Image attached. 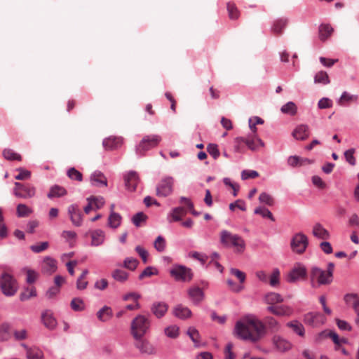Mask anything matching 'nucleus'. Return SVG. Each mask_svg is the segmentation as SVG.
<instances>
[{
  "instance_id": "nucleus-22",
  "label": "nucleus",
  "mask_w": 359,
  "mask_h": 359,
  "mask_svg": "<svg viewBox=\"0 0 359 359\" xmlns=\"http://www.w3.org/2000/svg\"><path fill=\"white\" fill-rule=\"evenodd\" d=\"M358 101V95H353L347 91H344L340 97L337 99V102L339 106H346L350 103H356Z\"/></svg>"
},
{
  "instance_id": "nucleus-58",
  "label": "nucleus",
  "mask_w": 359,
  "mask_h": 359,
  "mask_svg": "<svg viewBox=\"0 0 359 359\" xmlns=\"http://www.w3.org/2000/svg\"><path fill=\"white\" fill-rule=\"evenodd\" d=\"M230 273L237 278L241 285L243 284L246 278V275L244 272L236 268H231Z\"/></svg>"
},
{
  "instance_id": "nucleus-54",
  "label": "nucleus",
  "mask_w": 359,
  "mask_h": 359,
  "mask_svg": "<svg viewBox=\"0 0 359 359\" xmlns=\"http://www.w3.org/2000/svg\"><path fill=\"white\" fill-rule=\"evenodd\" d=\"M49 246V243L47 241L41 242L32 245L30 246V249L34 253H39L46 250Z\"/></svg>"
},
{
  "instance_id": "nucleus-27",
  "label": "nucleus",
  "mask_w": 359,
  "mask_h": 359,
  "mask_svg": "<svg viewBox=\"0 0 359 359\" xmlns=\"http://www.w3.org/2000/svg\"><path fill=\"white\" fill-rule=\"evenodd\" d=\"M36 194V189L30 184H25L21 191H15V196L22 198H31Z\"/></svg>"
},
{
  "instance_id": "nucleus-28",
  "label": "nucleus",
  "mask_w": 359,
  "mask_h": 359,
  "mask_svg": "<svg viewBox=\"0 0 359 359\" xmlns=\"http://www.w3.org/2000/svg\"><path fill=\"white\" fill-rule=\"evenodd\" d=\"M188 294L190 299L194 304H198L203 300L204 297L203 292L198 287H191L188 290Z\"/></svg>"
},
{
  "instance_id": "nucleus-63",
  "label": "nucleus",
  "mask_w": 359,
  "mask_h": 359,
  "mask_svg": "<svg viewBox=\"0 0 359 359\" xmlns=\"http://www.w3.org/2000/svg\"><path fill=\"white\" fill-rule=\"evenodd\" d=\"M355 149H350L344 152V156L346 161L351 164V165H355L356 163V160L354 156Z\"/></svg>"
},
{
  "instance_id": "nucleus-41",
  "label": "nucleus",
  "mask_w": 359,
  "mask_h": 359,
  "mask_svg": "<svg viewBox=\"0 0 359 359\" xmlns=\"http://www.w3.org/2000/svg\"><path fill=\"white\" fill-rule=\"evenodd\" d=\"M314 83L327 85L330 83L328 74L326 72L320 71L314 76Z\"/></svg>"
},
{
  "instance_id": "nucleus-13",
  "label": "nucleus",
  "mask_w": 359,
  "mask_h": 359,
  "mask_svg": "<svg viewBox=\"0 0 359 359\" xmlns=\"http://www.w3.org/2000/svg\"><path fill=\"white\" fill-rule=\"evenodd\" d=\"M272 343L276 349L280 352H286L292 348L291 342L280 335H274L272 337Z\"/></svg>"
},
{
  "instance_id": "nucleus-5",
  "label": "nucleus",
  "mask_w": 359,
  "mask_h": 359,
  "mask_svg": "<svg viewBox=\"0 0 359 359\" xmlns=\"http://www.w3.org/2000/svg\"><path fill=\"white\" fill-rule=\"evenodd\" d=\"M169 272L175 280L180 282H190L194 277L191 269L182 264H174Z\"/></svg>"
},
{
  "instance_id": "nucleus-29",
  "label": "nucleus",
  "mask_w": 359,
  "mask_h": 359,
  "mask_svg": "<svg viewBox=\"0 0 359 359\" xmlns=\"http://www.w3.org/2000/svg\"><path fill=\"white\" fill-rule=\"evenodd\" d=\"M122 217L119 213L111 211L108 217L107 226L111 229H117L121 224Z\"/></svg>"
},
{
  "instance_id": "nucleus-45",
  "label": "nucleus",
  "mask_w": 359,
  "mask_h": 359,
  "mask_svg": "<svg viewBox=\"0 0 359 359\" xmlns=\"http://www.w3.org/2000/svg\"><path fill=\"white\" fill-rule=\"evenodd\" d=\"M92 203L93 207L95 210H99L103 207L105 203L104 199L102 196L99 197H88L87 198V201H90Z\"/></svg>"
},
{
  "instance_id": "nucleus-9",
  "label": "nucleus",
  "mask_w": 359,
  "mask_h": 359,
  "mask_svg": "<svg viewBox=\"0 0 359 359\" xmlns=\"http://www.w3.org/2000/svg\"><path fill=\"white\" fill-rule=\"evenodd\" d=\"M174 180L172 177L163 178L156 187L158 196L166 197L172 192Z\"/></svg>"
},
{
  "instance_id": "nucleus-10",
  "label": "nucleus",
  "mask_w": 359,
  "mask_h": 359,
  "mask_svg": "<svg viewBox=\"0 0 359 359\" xmlns=\"http://www.w3.org/2000/svg\"><path fill=\"white\" fill-rule=\"evenodd\" d=\"M307 274L306 269L301 263H296L287 276V281L294 283L300 279L304 278Z\"/></svg>"
},
{
  "instance_id": "nucleus-36",
  "label": "nucleus",
  "mask_w": 359,
  "mask_h": 359,
  "mask_svg": "<svg viewBox=\"0 0 359 359\" xmlns=\"http://www.w3.org/2000/svg\"><path fill=\"white\" fill-rule=\"evenodd\" d=\"M287 24L286 18H280L273 22L271 31L276 34H280Z\"/></svg>"
},
{
  "instance_id": "nucleus-21",
  "label": "nucleus",
  "mask_w": 359,
  "mask_h": 359,
  "mask_svg": "<svg viewBox=\"0 0 359 359\" xmlns=\"http://www.w3.org/2000/svg\"><path fill=\"white\" fill-rule=\"evenodd\" d=\"M122 143L121 137H109L103 140L102 144L106 150H114L120 147Z\"/></svg>"
},
{
  "instance_id": "nucleus-51",
  "label": "nucleus",
  "mask_w": 359,
  "mask_h": 359,
  "mask_svg": "<svg viewBox=\"0 0 359 359\" xmlns=\"http://www.w3.org/2000/svg\"><path fill=\"white\" fill-rule=\"evenodd\" d=\"M138 261L137 259L133 257H127L123 262V266L129 270L134 271L137 265Z\"/></svg>"
},
{
  "instance_id": "nucleus-55",
  "label": "nucleus",
  "mask_w": 359,
  "mask_h": 359,
  "mask_svg": "<svg viewBox=\"0 0 359 359\" xmlns=\"http://www.w3.org/2000/svg\"><path fill=\"white\" fill-rule=\"evenodd\" d=\"M158 273V271L157 269L153 266H147L144 269V270L140 274L139 278L143 279L144 277H149L153 275H157Z\"/></svg>"
},
{
  "instance_id": "nucleus-40",
  "label": "nucleus",
  "mask_w": 359,
  "mask_h": 359,
  "mask_svg": "<svg viewBox=\"0 0 359 359\" xmlns=\"http://www.w3.org/2000/svg\"><path fill=\"white\" fill-rule=\"evenodd\" d=\"M187 334L191 338V341L194 344V346L199 347L201 346L200 342V334L198 331L194 327H191L187 330Z\"/></svg>"
},
{
  "instance_id": "nucleus-18",
  "label": "nucleus",
  "mask_w": 359,
  "mask_h": 359,
  "mask_svg": "<svg viewBox=\"0 0 359 359\" xmlns=\"http://www.w3.org/2000/svg\"><path fill=\"white\" fill-rule=\"evenodd\" d=\"M309 127L306 124L298 125L292 131V135L297 140H305L309 137Z\"/></svg>"
},
{
  "instance_id": "nucleus-19",
  "label": "nucleus",
  "mask_w": 359,
  "mask_h": 359,
  "mask_svg": "<svg viewBox=\"0 0 359 359\" xmlns=\"http://www.w3.org/2000/svg\"><path fill=\"white\" fill-rule=\"evenodd\" d=\"M138 341L135 344V347L142 354L154 355L156 354V351L154 346L151 344L148 341L137 339Z\"/></svg>"
},
{
  "instance_id": "nucleus-56",
  "label": "nucleus",
  "mask_w": 359,
  "mask_h": 359,
  "mask_svg": "<svg viewBox=\"0 0 359 359\" xmlns=\"http://www.w3.org/2000/svg\"><path fill=\"white\" fill-rule=\"evenodd\" d=\"M70 305L71 308L75 311H81L84 309V302L79 298H74Z\"/></svg>"
},
{
  "instance_id": "nucleus-44",
  "label": "nucleus",
  "mask_w": 359,
  "mask_h": 359,
  "mask_svg": "<svg viewBox=\"0 0 359 359\" xmlns=\"http://www.w3.org/2000/svg\"><path fill=\"white\" fill-rule=\"evenodd\" d=\"M147 219V216L144 212H139L133 215L131 220L136 227H140Z\"/></svg>"
},
{
  "instance_id": "nucleus-52",
  "label": "nucleus",
  "mask_w": 359,
  "mask_h": 359,
  "mask_svg": "<svg viewBox=\"0 0 359 359\" xmlns=\"http://www.w3.org/2000/svg\"><path fill=\"white\" fill-rule=\"evenodd\" d=\"M36 296V291L34 287L27 289L24 292H21L20 295V299L22 302L27 301L32 297Z\"/></svg>"
},
{
  "instance_id": "nucleus-20",
  "label": "nucleus",
  "mask_w": 359,
  "mask_h": 359,
  "mask_svg": "<svg viewBox=\"0 0 359 359\" xmlns=\"http://www.w3.org/2000/svg\"><path fill=\"white\" fill-rule=\"evenodd\" d=\"M41 319L43 325L50 330H53L57 326V320L53 316V313L49 311L46 310L42 313Z\"/></svg>"
},
{
  "instance_id": "nucleus-50",
  "label": "nucleus",
  "mask_w": 359,
  "mask_h": 359,
  "mask_svg": "<svg viewBox=\"0 0 359 359\" xmlns=\"http://www.w3.org/2000/svg\"><path fill=\"white\" fill-rule=\"evenodd\" d=\"M322 318V315L319 313H309L305 316V321L306 323L316 326L317 323L316 320L318 318Z\"/></svg>"
},
{
  "instance_id": "nucleus-60",
  "label": "nucleus",
  "mask_w": 359,
  "mask_h": 359,
  "mask_svg": "<svg viewBox=\"0 0 359 359\" xmlns=\"http://www.w3.org/2000/svg\"><path fill=\"white\" fill-rule=\"evenodd\" d=\"M280 271L278 269H274L270 276L269 283L272 287H275L279 284Z\"/></svg>"
},
{
  "instance_id": "nucleus-48",
  "label": "nucleus",
  "mask_w": 359,
  "mask_h": 359,
  "mask_svg": "<svg viewBox=\"0 0 359 359\" xmlns=\"http://www.w3.org/2000/svg\"><path fill=\"white\" fill-rule=\"evenodd\" d=\"M188 256L189 257L198 260L202 265H204L205 264L208 258V257L205 254L198 252L197 251L190 252Z\"/></svg>"
},
{
  "instance_id": "nucleus-34",
  "label": "nucleus",
  "mask_w": 359,
  "mask_h": 359,
  "mask_svg": "<svg viewBox=\"0 0 359 359\" xmlns=\"http://www.w3.org/2000/svg\"><path fill=\"white\" fill-rule=\"evenodd\" d=\"M333 28L328 24H322L319 27V39L322 41H326L332 34Z\"/></svg>"
},
{
  "instance_id": "nucleus-1",
  "label": "nucleus",
  "mask_w": 359,
  "mask_h": 359,
  "mask_svg": "<svg viewBox=\"0 0 359 359\" xmlns=\"http://www.w3.org/2000/svg\"><path fill=\"white\" fill-rule=\"evenodd\" d=\"M281 327L280 323L273 316H265L262 321L256 316L248 314L236 322L234 334L242 340L255 343L266 334V330L276 333L280 332Z\"/></svg>"
},
{
  "instance_id": "nucleus-16",
  "label": "nucleus",
  "mask_w": 359,
  "mask_h": 359,
  "mask_svg": "<svg viewBox=\"0 0 359 359\" xmlns=\"http://www.w3.org/2000/svg\"><path fill=\"white\" fill-rule=\"evenodd\" d=\"M168 310V305L164 302H154L151 306V311L157 318L163 317Z\"/></svg>"
},
{
  "instance_id": "nucleus-62",
  "label": "nucleus",
  "mask_w": 359,
  "mask_h": 359,
  "mask_svg": "<svg viewBox=\"0 0 359 359\" xmlns=\"http://www.w3.org/2000/svg\"><path fill=\"white\" fill-rule=\"evenodd\" d=\"M67 176L71 180H77L79 182L82 181V174L74 168H71L68 170Z\"/></svg>"
},
{
  "instance_id": "nucleus-6",
  "label": "nucleus",
  "mask_w": 359,
  "mask_h": 359,
  "mask_svg": "<svg viewBox=\"0 0 359 359\" xmlns=\"http://www.w3.org/2000/svg\"><path fill=\"white\" fill-rule=\"evenodd\" d=\"M311 284L313 287H316L322 285H328L332 283V279L328 276L325 271L317 266L311 268Z\"/></svg>"
},
{
  "instance_id": "nucleus-8",
  "label": "nucleus",
  "mask_w": 359,
  "mask_h": 359,
  "mask_svg": "<svg viewBox=\"0 0 359 359\" xmlns=\"http://www.w3.org/2000/svg\"><path fill=\"white\" fill-rule=\"evenodd\" d=\"M309 245L308 237L303 233L299 232L292 237L290 248L297 254H303Z\"/></svg>"
},
{
  "instance_id": "nucleus-42",
  "label": "nucleus",
  "mask_w": 359,
  "mask_h": 359,
  "mask_svg": "<svg viewBox=\"0 0 359 359\" xmlns=\"http://www.w3.org/2000/svg\"><path fill=\"white\" fill-rule=\"evenodd\" d=\"M186 214L185 210L182 207L175 208L172 210V212L169 215V217H170L172 219L170 222H177L181 220V218L183 215Z\"/></svg>"
},
{
  "instance_id": "nucleus-61",
  "label": "nucleus",
  "mask_w": 359,
  "mask_h": 359,
  "mask_svg": "<svg viewBox=\"0 0 359 359\" xmlns=\"http://www.w3.org/2000/svg\"><path fill=\"white\" fill-rule=\"evenodd\" d=\"M154 246L158 252H163L165 249V241L161 236H158L154 241Z\"/></svg>"
},
{
  "instance_id": "nucleus-43",
  "label": "nucleus",
  "mask_w": 359,
  "mask_h": 359,
  "mask_svg": "<svg viewBox=\"0 0 359 359\" xmlns=\"http://www.w3.org/2000/svg\"><path fill=\"white\" fill-rule=\"evenodd\" d=\"M111 276L115 280L124 283L128 278V273L121 269H116L112 272Z\"/></svg>"
},
{
  "instance_id": "nucleus-26",
  "label": "nucleus",
  "mask_w": 359,
  "mask_h": 359,
  "mask_svg": "<svg viewBox=\"0 0 359 359\" xmlns=\"http://www.w3.org/2000/svg\"><path fill=\"white\" fill-rule=\"evenodd\" d=\"M345 302L347 304H350L353 307L355 312L357 314L355 318L356 324L359 325V299L355 294H348L344 297Z\"/></svg>"
},
{
  "instance_id": "nucleus-4",
  "label": "nucleus",
  "mask_w": 359,
  "mask_h": 359,
  "mask_svg": "<svg viewBox=\"0 0 359 359\" xmlns=\"http://www.w3.org/2000/svg\"><path fill=\"white\" fill-rule=\"evenodd\" d=\"M0 288L4 295L12 297L17 292L18 285L12 275L4 272L0 276Z\"/></svg>"
},
{
  "instance_id": "nucleus-7",
  "label": "nucleus",
  "mask_w": 359,
  "mask_h": 359,
  "mask_svg": "<svg viewBox=\"0 0 359 359\" xmlns=\"http://www.w3.org/2000/svg\"><path fill=\"white\" fill-rule=\"evenodd\" d=\"M161 140V137L158 135H150L144 137L135 147L137 154L139 156L144 155L147 151L156 147Z\"/></svg>"
},
{
  "instance_id": "nucleus-37",
  "label": "nucleus",
  "mask_w": 359,
  "mask_h": 359,
  "mask_svg": "<svg viewBox=\"0 0 359 359\" xmlns=\"http://www.w3.org/2000/svg\"><path fill=\"white\" fill-rule=\"evenodd\" d=\"M67 191L65 188L55 185L52 187L50 189V191L47 194L48 198H53L55 197H61L66 195Z\"/></svg>"
},
{
  "instance_id": "nucleus-3",
  "label": "nucleus",
  "mask_w": 359,
  "mask_h": 359,
  "mask_svg": "<svg viewBox=\"0 0 359 359\" xmlns=\"http://www.w3.org/2000/svg\"><path fill=\"white\" fill-rule=\"evenodd\" d=\"M151 322L143 315L137 316L131 322V333L135 339H140L149 331Z\"/></svg>"
},
{
  "instance_id": "nucleus-30",
  "label": "nucleus",
  "mask_w": 359,
  "mask_h": 359,
  "mask_svg": "<svg viewBox=\"0 0 359 359\" xmlns=\"http://www.w3.org/2000/svg\"><path fill=\"white\" fill-rule=\"evenodd\" d=\"M173 314L180 319H186L191 316V311L189 308L179 304L174 308Z\"/></svg>"
},
{
  "instance_id": "nucleus-17",
  "label": "nucleus",
  "mask_w": 359,
  "mask_h": 359,
  "mask_svg": "<svg viewBox=\"0 0 359 359\" xmlns=\"http://www.w3.org/2000/svg\"><path fill=\"white\" fill-rule=\"evenodd\" d=\"M124 181L126 189L130 191L136 189L139 182V177L136 172L130 171L124 175Z\"/></svg>"
},
{
  "instance_id": "nucleus-35",
  "label": "nucleus",
  "mask_w": 359,
  "mask_h": 359,
  "mask_svg": "<svg viewBox=\"0 0 359 359\" xmlns=\"http://www.w3.org/2000/svg\"><path fill=\"white\" fill-rule=\"evenodd\" d=\"M11 325L8 323H3L0 325V341H8L11 337Z\"/></svg>"
},
{
  "instance_id": "nucleus-64",
  "label": "nucleus",
  "mask_w": 359,
  "mask_h": 359,
  "mask_svg": "<svg viewBox=\"0 0 359 359\" xmlns=\"http://www.w3.org/2000/svg\"><path fill=\"white\" fill-rule=\"evenodd\" d=\"M227 285L229 287L230 290L233 292H240L244 289L243 285L236 284L231 279H228L226 280Z\"/></svg>"
},
{
  "instance_id": "nucleus-53",
  "label": "nucleus",
  "mask_w": 359,
  "mask_h": 359,
  "mask_svg": "<svg viewBox=\"0 0 359 359\" xmlns=\"http://www.w3.org/2000/svg\"><path fill=\"white\" fill-rule=\"evenodd\" d=\"M259 201L260 203H264L269 206H271L274 204V200L273 197L266 192H262L259 194Z\"/></svg>"
},
{
  "instance_id": "nucleus-12",
  "label": "nucleus",
  "mask_w": 359,
  "mask_h": 359,
  "mask_svg": "<svg viewBox=\"0 0 359 359\" xmlns=\"http://www.w3.org/2000/svg\"><path fill=\"white\" fill-rule=\"evenodd\" d=\"M266 310L279 317H289L293 314L292 308L287 305L269 306Z\"/></svg>"
},
{
  "instance_id": "nucleus-15",
  "label": "nucleus",
  "mask_w": 359,
  "mask_h": 359,
  "mask_svg": "<svg viewBox=\"0 0 359 359\" xmlns=\"http://www.w3.org/2000/svg\"><path fill=\"white\" fill-rule=\"evenodd\" d=\"M57 261L50 257H46L41 262V271L44 274L50 275L57 271Z\"/></svg>"
},
{
  "instance_id": "nucleus-47",
  "label": "nucleus",
  "mask_w": 359,
  "mask_h": 359,
  "mask_svg": "<svg viewBox=\"0 0 359 359\" xmlns=\"http://www.w3.org/2000/svg\"><path fill=\"white\" fill-rule=\"evenodd\" d=\"M32 213V210L25 204L20 203L17 206V215L19 217H24Z\"/></svg>"
},
{
  "instance_id": "nucleus-11",
  "label": "nucleus",
  "mask_w": 359,
  "mask_h": 359,
  "mask_svg": "<svg viewBox=\"0 0 359 359\" xmlns=\"http://www.w3.org/2000/svg\"><path fill=\"white\" fill-rule=\"evenodd\" d=\"M67 212L73 225L76 226H80L82 225L83 215L78 205H70L67 208Z\"/></svg>"
},
{
  "instance_id": "nucleus-38",
  "label": "nucleus",
  "mask_w": 359,
  "mask_h": 359,
  "mask_svg": "<svg viewBox=\"0 0 359 359\" xmlns=\"http://www.w3.org/2000/svg\"><path fill=\"white\" fill-rule=\"evenodd\" d=\"M26 355L27 359H44L43 351L36 346L31 347V349H28Z\"/></svg>"
},
{
  "instance_id": "nucleus-24",
  "label": "nucleus",
  "mask_w": 359,
  "mask_h": 359,
  "mask_svg": "<svg viewBox=\"0 0 359 359\" xmlns=\"http://www.w3.org/2000/svg\"><path fill=\"white\" fill-rule=\"evenodd\" d=\"M313 235L320 239L327 240L330 237L329 231L320 223H316L313 226Z\"/></svg>"
},
{
  "instance_id": "nucleus-31",
  "label": "nucleus",
  "mask_w": 359,
  "mask_h": 359,
  "mask_svg": "<svg viewBox=\"0 0 359 359\" xmlns=\"http://www.w3.org/2000/svg\"><path fill=\"white\" fill-rule=\"evenodd\" d=\"M264 300L269 306H275L276 304L283 302V298L278 293L269 292L264 296Z\"/></svg>"
},
{
  "instance_id": "nucleus-39",
  "label": "nucleus",
  "mask_w": 359,
  "mask_h": 359,
  "mask_svg": "<svg viewBox=\"0 0 359 359\" xmlns=\"http://www.w3.org/2000/svg\"><path fill=\"white\" fill-rule=\"evenodd\" d=\"M280 111L283 114L294 116L297 114V107L294 102L290 101L283 105Z\"/></svg>"
},
{
  "instance_id": "nucleus-2",
  "label": "nucleus",
  "mask_w": 359,
  "mask_h": 359,
  "mask_svg": "<svg viewBox=\"0 0 359 359\" xmlns=\"http://www.w3.org/2000/svg\"><path fill=\"white\" fill-rule=\"evenodd\" d=\"M220 242L226 248H232L236 253H243L245 250V242L238 234H233L226 230L220 233Z\"/></svg>"
},
{
  "instance_id": "nucleus-14",
  "label": "nucleus",
  "mask_w": 359,
  "mask_h": 359,
  "mask_svg": "<svg viewBox=\"0 0 359 359\" xmlns=\"http://www.w3.org/2000/svg\"><path fill=\"white\" fill-rule=\"evenodd\" d=\"M237 140L245 143L248 148L252 151L257 150L259 147H264V145L263 141L257 137L256 135H253L252 137H237Z\"/></svg>"
},
{
  "instance_id": "nucleus-23",
  "label": "nucleus",
  "mask_w": 359,
  "mask_h": 359,
  "mask_svg": "<svg viewBox=\"0 0 359 359\" xmlns=\"http://www.w3.org/2000/svg\"><path fill=\"white\" fill-rule=\"evenodd\" d=\"M91 245L99 246L105 241V233L102 229H95L90 232Z\"/></svg>"
},
{
  "instance_id": "nucleus-25",
  "label": "nucleus",
  "mask_w": 359,
  "mask_h": 359,
  "mask_svg": "<svg viewBox=\"0 0 359 359\" xmlns=\"http://www.w3.org/2000/svg\"><path fill=\"white\" fill-rule=\"evenodd\" d=\"M90 183L95 187H106L107 185V180L102 172L97 170L90 175Z\"/></svg>"
},
{
  "instance_id": "nucleus-57",
  "label": "nucleus",
  "mask_w": 359,
  "mask_h": 359,
  "mask_svg": "<svg viewBox=\"0 0 359 359\" xmlns=\"http://www.w3.org/2000/svg\"><path fill=\"white\" fill-rule=\"evenodd\" d=\"M227 11L229 13V16L231 20H236L239 17V12L236 6L231 3L227 4Z\"/></svg>"
},
{
  "instance_id": "nucleus-32",
  "label": "nucleus",
  "mask_w": 359,
  "mask_h": 359,
  "mask_svg": "<svg viewBox=\"0 0 359 359\" xmlns=\"http://www.w3.org/2000/svg\"><path fill=\"white\" fill-rule=\"evenodd\" d=\"M113 316V311L111 307L104 306L97 313V318L102 322H107Z\"/></svg>"
},
{
  "instance_id": "nucleus-59",
  "label": "nucleus",
  "mask_w": 359,
  "mask_h": 359,
  "mask_svg": "<svg viewBox=\"0 0 359 359\" xmlns=\"http://www.w3.org/2000/svg\"><path fill=\"white\" fill-rule=\"evenodd\" d=\"M165 334L170 338H176L179 335V327L176 325H171L165 329Z\"/></svg>"
},
{
  "instance_id": "nucleus-33",
  "label": "nucleus",
  "mask_w": 359,
  "mask_h": 359,
  "mask_svg": "<svg viewBox=\"0 0 359 359\" xmlns=\"http://www.w3.org/2000/svg\"><path fill=\"white\" fill-rule=\"evenodd\" d=\"M286 326L291 328L292 330L299 337L305 335V329L304 325L298 320H292L287 323Z\"/></svg>"
},
{
  "instance_id": "nucleus-46",
  "label": "nucleus",
  "mask_w": 359,
  "mask_h": 359,
  "mask_svg": "<svg viewBox=\"0 0 359 359\" xmlns=\"http://www.w3.org/2000/svg\"><path fill=\"white\" fill-rule=\"evenodd\" d=\"M3 156L9 161H21V156L11 149H5L3 151Z\"/></svg>"
},
{
  "instance_id": "nucleus-49",
  "label": "nucleus",
  "mask_w": 359,
  "mask_h": 359,
  "mask_svg": "<svg viewBox=\"0 0 359 359\" xmlns=\"http://www.w3.org/2000/svg\"><path fill=\"white\" fill-rule=\"evenodd\" d=\"M254 213L256 215H260L264 218L267 217L271 220L274 221L271 212L266 208L257 207L255 209Z\"/></svg>"
}]
</instances>
